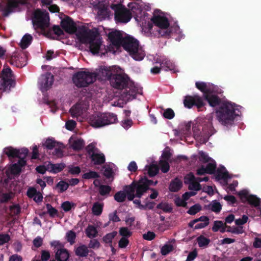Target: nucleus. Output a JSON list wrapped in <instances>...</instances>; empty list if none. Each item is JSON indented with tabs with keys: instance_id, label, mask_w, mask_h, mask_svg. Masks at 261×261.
<instances>
[{
	"instance_id": "obj_1",
	"label": "nucleus",
	"mask_w": 261,
	"mask_h": 261,
	"mask_svg": "<svg viewBox=\"0 0 261 261\" xmlns=\"http://www.w3.org/2000/svg\"><path fill=\"white\" fill-rule=\"evenodd\" d=\"M158 181H153L146 177L142 178L138 182L133 181L129 185L125 186V190L128 195V200H133L135 197L140 198L149 189V186H155Z\"/></svg>"
},
{
	"instance_id": "obj_2",
	"label": "nucleus",
	"mask_w": 261,
	"mask_h": 261,
	"mask_svg": "<svg viewBox=\"0 0 261 261\" xmlns=\"http://www.w3.org/2000/svg\"><path fill=\"white\" fill-rule=\"evenodd\" d=\"M234 106L229 102H222L216 110L218 121L223 125L231 126L237 115Z\"/></svg>"
},
{
	"instance_id": "obj_3",
	"label": "nucleus",
	"mask_w": 261,
	"mask_h": 261,
	"mask_svg": "<svg viewBox=\"0 0 261 261\" xmlns=\"http://www.w3.org/2000/svg\"><path fill=\"white\" fill-rule=\"evenodd\" d=\"M117 121V115L112 113L98 112L90 115L89 118V124L95 128L115 123Z\"/></svg>"
},
{
	"instance_id": "obj_4",
	"label": "nucleus",
	"mask_w": 261,
	"mask_h": 261,
	"mask_svg": "<svg viewBox=\"0 0 261 261\" xmlns=\"http://www.w3.org/2000/svg\"><path fill=\"white\" fill-rule=\"evenodd\" d=\"M121 46L136 61L142 60L145 56L144 51L139 46L138 41L133 37H125Z\"/></svg>"
},
{
	"instance_id": "obj_5",
	"label": "nucleus",
	"mask_w": 261,
	"mask_h": 261,
	"mask_svg": "<svg viewBox=\"0 0 261 261\" xmlns=\"http://www.w3.org/2000/svg\"><path fill=\"white\" fill-rule=\"evenodd\" d=\"M0 90L9 93L16 85L14 74L8 66H4L0 73Z\"/></svg>"
},
{
	"instance_id": "obj_6",
	"label": "nucleus",
	"mask_w": 261,
	"mask_h": 261,
	"mask_svg": "<svg viewBox=\"0 0 261 261\" xmlns=\"http://www.w3.org/2000/svg\"><path fill=\"white\" fill-rule=\"evenodd\" d=\"M96 73L89 71H79L73 74L72 81L75 85L79 87H86L93 83L96 78Z\"/></svg>"
},
{
	"instance_id": "obj_7",
	"label": "nucleus",
	"mask_w": 261,
	"mask_h": 261,
	"mask_svg": "<svg viewBox=\"0 0 261 261\" xmlns=\"http://www.w3.org/2000/svg\"><path fill=\"white\" fill-rule=\"evenodd\" d=\"M110 8L114 11V19L116 23H126L132 18V12L121 4H113Z\"/></svg>"
},
{
	"instance_id": "obj_8",
	"label": "nucleus",
	"mask_w": 261,
	"mask_h": 261,
	"mask_svg": "<svg viewBox=\"0 0 261 261\" xmlns=\"http://www.w3.org/2000/svg\"><path fill=\"white\" fill-rule=\"evenodd\" d=\"M32 22L35 29L44 30L49 24L48 13L40 9L36 10L33 13Z\"/></svg>"
},
{
	"instance_id": "obj_9",
	"label": "nucleus",
	"mask_w": 261,
	"mask_h": 261,
	"mask_svg": "<svg viewBox=\"0 0 261 261\" xmlns=\"http://www.w3.org/2000/svg\"><path fill=\"white\" fill-rule=\"evenodd\" d=\"M212 117L210 116L208 118L207 124L204 125L202 128V131L199 132V130L196 131L195 129L193 130V134L195 137L199 138V140L201 143H206L210 136L214 134L216 130L214 129L212 125Z\"/></svg>"
},
{
	"instance_id": "obj_10",
	"label": "nucleus",
	"mask_w": 261,
	"mask_h": 261,
	"mask_svg": "<svg viewBox=\"0 0 261 261\" xmlns=\"http://www.w3.org/2000/svg\"><path fill=\"white\" fill-rule=\"evenodd\" d=\"M107 75L112 86L115 89H123L127 88L129 80V77L124 74L107 73Z\"/></svg>"
},
{
	"instance_id": "obj_11",
	"label": "nucleus",
	"mask_w": 261,
	"mask_h": 261,
	"mask_svg": "<svg viewBox=\"0 0 261 261\" xmlns=\"http://www.w3.org/2000/svg\"><path fill=\"white\" fill-rule=\"evenodd\" d=\"M29 0H8L6 5L0 3V12L4 17H8L11 13L14 12L15 9L18 8L19 5H25L28 3Z\"/></svg>"
},
{
	"instance_id": "obj_12",
	"label": "nucleus",
	"mask_w": 261,
	"mask_h": 261,
	"mask_svg": "<svg viewBox=\"0 0 261 261\" xmlns=\"http://www.w3.org/2000/svg\"><path fill=\"white\" fill-rule=\"evenodd\" d=\"M76 36L79 41L83 44H88L96 37V33L84 25L78 27Z\"/></svg>"
},
{
	"instance_id": "obj_13",
	"label": "nucleus",
	"mask_w": 261,
	"mask_h": 261,
	"mask_svg": "<svg viewBox=\"0 0 261 261\" xmlns=\"http://www.w3.org/2000/svg\"><path fill=\"white\" fill-rule=\"evenodd\" d=\"M184 106L188 109H191L195 106L198 110H200L205 105L203 99L198 95L194 96L187 95L184 100Z\"/></svg>"
},
{
	"instance_id": "obj_14",
	"label": "nucleus",
	"mask_w": 261,
	"mask_h": 261,
	"mask_svg": "<svg viewBox=\"0 0 261 261\" xmlns=\"http://www.w3.org/2000/svg\"><path fill=\"white\" fill-rule=\"evenodd\" d=\"M54 81V76L50 72L42 74L38 82L40 90L42 92L48 90L52 86Z\"/></svg>"
},
{
	"instance_id": "obj_15",
	"label": "nucleus",
	"mask_w": 261,
	"mask_h": 261,
	"mask_svg": "<svg viewBox=\"0 0 261 261\" xmlns=\"http://www.w3.org/2000/svg\"><path fill=\"white\" fill-rule=\"evenodd\" d=\"M60 24L66 32L70 34H74L78 29L73 19L68 16L62 19Z\"/></svg>"
},
{
	"instance_id": "obj_16",
	"label": "nucleus",
	"mask_w": 261,
	"mask_h": 261,
	"mask_svg": "<svg viewBox=\"0 0 261 261\" xmlns=\"http://www.w3.org/2000/svg\"><path fill=\"white\" fill-rule=\"evenodd\" d=\"M108 38L112 45L115 46L117 48L121 46L125 38V37L123 36L122 32L120 31L110 32L108 34Z\"/></svg>"
},
{
	"instance_id": "obj_17",
	"label": "nucleus",
	"mask_w": 261,
	"mask_h": 261,
	"mask_svg": "<svg viewBox=\"0 0 261 261\" xmlns=\"http://www.w3.org/2000/svg\"><path fill=\"white\" fill-rule=\"evenodd\" d=\"M159 29V30H158L159 35L165 38H173L175 34L180 33L179 27L177 25H174L167 28Z\"/></svg>"
},
{
	"instance_id": "obj_18",
	"label": "nucleus",
	"mask_w": 261,
	"mask_h": 261,
	"mask_svg": "<svg viewBox=\"0 0 261 261\" xmlns=\"http://www.w3.org/2000/svg\"><path fill=\"white\" fill-rule=\"evenodd\" d=\"M185 184H189L188 189L195 191H200L201 189V185L196 180V177L193 173L190 172L184 178Z\"/></svg>"
},
{
	"instance_id": "obj_19",
	"label": "nucleus",
	"mask_w": 261,
	"mask_h": 261,
	"mask_svg": "<svg viewBox=\"0 0 261 261\" xmlns=\"http://www.w3.org/2000/svg\"><path fill=\"white\" fill-rule=\"evenodd\" d=\"M152 23L159 28H167L169 27L168 18L164 16L154 15L151 19Z\"/></svg>"
},
{
	"instance_id": "obj_20",
	"label": "nucleus",
	"mask_w": 261,
	"mask_h": 261,
	"mask_svg": "<svg viewBox=\"0 0 261 261\" xmlns=\"http://www.w3.org/2000/svg\"><path fill=\"white\" fill-rule=\"evenodd\" d=\"M203 97L212 107H219L222 103L220 98L217 95L213 94L212 91L205 94Z\"/></svg>"
},
{
	"instance_id": "obj_21",
	"label": "nucleus",
	"mask_w": 261,
	"mask_h": 261,
	"mask_svg": "<svg viewBox=\"0 0 261 261\" xmlns=\"http://www.w3.org/2000/svg\"><path fill=\"white\" fill-rule=\"evenodd\" d=\"M91 163L94 165H101L106 162L105 155L103 153L96 152L89 156Z\"/></svg>"
},
{
	"instance_id": "obj_22",
	"label": "nucleus",
	"mask_w": 261,
	"mask_h": 261,
	"mask_svg": "<svg viewBox=\"0 0 261 261\" xmlns=\"http://www.w3.org/2000/svg\"><path fill=\"white\" fill-rule=\"evenodd\" d=\"M10 62L17 67H22L26 65V57L24 55L21 56H13L11 57Z\"/></svg>"
},
{
	"instance_id": "obj_23",
	"label": "nucleus",
	"mask_w": 261,
	"mask_h": 261,
	"mask_svg": "<svg viewBox=\"0 0 261 261\" xmlns=\"http://www.w3.org/2000/svg\"><path fill=\"white\" fill-rule=\"evenodd\" d=\"M214 174L215 178L217 180L227 179L229 178L228 172L224 166H221L216 169Z\"/></svg>"
},
{
	"instance_id": "obj_24",
	"label": "nucleus",
	"mask_w": 261,
	"mask_h": 261,
	"mask_svg": "<svg viewBox=\"0 0 261 261\" xmlns=\"http://www.w3.org/2000/svg\"><path fill=\"white\" fill-rule=\"evenodd\" d=\"M69 257V254L65 248L58 249L56 252L55 258L57 261H67Z\"/></svg>"
},
{
	"instance_id": "obj_25",
	"label": "nucleus",
	"mask_w": 261,
	"mask_h": 261,
	"mask_svg": "<svg viewBox=\"0 0 261 261\" xmlns=\"http://www.w3.org/2000/svg\"><path fill=\"white\" fill-rule=\"evenodd\" d=\"M88 44H89L90 50L93 54H97L99 53L101 46L100 40L93 39Z\"/></svg>"
},
{
	"instance_id": "obj_26",
	"label": "nucleus",
	"mask_w": 261,
	"mask_h": 261,
	"mask_svg": "<svg viewBox=\"0 0 261 261\" xmlns=\"http://www.w3.org/2000/svg\"><path fill=\"white\" fill-rule=\"evenodd\" d=\"M89 251L85 245H81L75 249V254L76 256L84 257L87 256Z\"/></svg>"
},
{
	"instance_id": "obj_27",
	"label": "nucleus",
	"mask_w": 261,
	"mask_h": 261,
	"mask_svg": "<svg viewBox=\"0 0 261 261\" xmlns=\"http://www.w3.org/2000/svg\"><path fill=\"white\" fill-rule=\"evenodd\" d=\"M182 186V181L178 178H176L171 182L169 190L171 192H176L181 188Z\"/></svg>"
},
{
	"instance_id": "obj_28",
	"label": "nucleus",
	"mask_w": 261,
	"mask_h": 261,
	"mask_svg": "<svg viewBox=\"0 0 261 261\" xmlns=\"http://www.w3.org/2000/svg\"><path fill=\"white\" fill-rule=\"evenodd\" d=\"M33 40L32 36L28 34H25L21 40L20 46L22 49L27 48L32 42Z\"/></svg>"
},
{
	"instance_id": "obj_29",
	"label": "nucleus",
	"mask_w": 261,
	"mask_h": 261,
	"mask_svg": "<svg viewBox=\"0 0 261 261\" xmlns=\"http://www.w3.org/2000/svg\"><path fill=\"white\" fill-rule=\"evenodd\" d=\"M69 112L73 118L77 117L82 114L83 109L80 104H75L70 108Z\"/></svg>"
},
{
	"instance_id": "obj_30",
	"label": "nucleus",
	"mask_w": 261,
	"mask_h": 261,
	"mask_svg": "<svg viewBox=\"0 0 261 261\" xmlns=\"http://www.w3.org/2000/svg\"><path fill=\"white\" fill-rule=\"evenodd\" d=\"M5 153L9 158H17L19 156V149H14L12 147H6L4 149Z\"/></svg>"
},
{
	"instance_id": "obj_31",
	"label": "nucleus",
	"mask_w": 261,
	"mask_h": 261,
	"mask_svg": "<svg viewBox=\"0 0 261 261\" xmlns=\"http://www.w3.org/2000/svg\"><path fill=\"white\" fill-rule=\"evenodd\" d=\"M128 198V195L124 187V191H120L117 192L114 195V199L118 202L125 201L126 198Z\"/></svg>"
},
{
	"instance_id": "obj_32",
	"label": "nucleus",
	"mask_w": 261,
	"mask_h": 261,
	"mask_svg": "<svg viewBox=\"0 0 261 261\" xmlns=\"http://www.w3.org/2000/svg\"><path fill=\"white\" fill-rule=\"evenodd\" d=\"M86 236L89 238H93L97 236L98 231L95 226L89 225L85 230Z\"/></svg>"
},
{
	"instance_id": "obj_33",
	"label": "nucleus",
	"mask_w": 261,
	"mask_h": 261,
	"mask_svg": "<svg viewBox=\"0 0 261 261\" xmlns=\"http://www.w3.org/2000/svg\"><path fill=\"white\" fill-rule=\"evenodd\" d=\"M195 85L198 89L203 92V97L211 91L209 88H207L206 84L204 82H197L195 83Z\"/></svg>"
},
{
	"instance_id": "obj_34",
	"label": "nucleus",
	"mask_w": 261,
	"mask_h": 261,
	"mask_svg": "<svg viewBox=\"0 0 261 261\" xmlns=\"http://www.w3.org/2000/svg\"><path fill=\"white\" fill-rule=\"evenodd\" d=\"M145 168H147V173L149 177L154 176L159 171V168L155 164H151L149 166L147 165Z\"/></svg>"
},
{
	"instance_id": "obj_35",
	"label": "nucleus",
	"mask_w": 261,
	"mask_h": 261,
	"mask_svg": "<svg viewBox=\"0 0 261 261\" xmlns=\"http://www.w3.org/2000/svg\"><path fill=\"white\" fill-rule=\"evenodd\" d=\"M103 204L99 202H95L92 207V212L94 215L99 216L102 213Z\"/></svg>"
},
{
	"instance_id": "obj_36",
	"label": "nucleus",
	"mask_w": 261,
	"mask_h": 261,
	"mask_svg": "<svg viewBox=\"0 0 261 261\" xmlns=\"http://www.w3.org/2000/svg\"><path fill=\"white\" fill-rule=\"evenodd\" d=\"M69 185L68 183L66 182L64 180H61L56 186V188L58 189V193H62L66 191Z\"/></svg>"
},
{
	"instance_id": "obj_37",
	"label": "nucleus",
	"mask_w": 261,
	"mask_h": 261,
	"mask_svg": "<svg viewBox=\"0 0 261 261\" xmlns=\"http://www.w3.org/2000/svg\"><path fill=\"white\" fill-rule=\"evenodd\" d=\"M247 201L250 205L255 207L259 206L261 203L260 199L255 195H249V197L247 198Z\"/></svg>"
},
{
	"instance_id": "obj_38",
	"label": "nucleus",
	"mask_w": 261,
	"mask_h": 261,
	"mask_svg": "<svg viewBox=\"0 0 261 261\" xmlns=\"http://www.w3.org/2000/svg\"><path fill=\"white\" fill-rule=\"evenodd\" d=\"M210 162V163L207 164L205 168L207 171V174H214L216 171L217 165L216 162L214 160H212Z\"/></svg>"
},
{
	"instance_id": "obj_39",
	"label": "nucleus",
	"mask_w": 261,
	"mask_h": 261,
	"mask_svg": "<svg viewBox=\"0 0 261 261\" xmlns=\"http://www.w3.org/2000/svg\"><path fill=\"white\" fill-rule=\"evenodd\" d=\"M207 206L212 211L216 213H219L222 209V205L220 203L216 200L213 201Z\"/></svg>"
},
{
	"instance_id": "obj_40",
	"label": "nucleus",
	"mask_w": 261,
	"mask_h": 261,
	"mask_svg": "<svg viewBox=\"0 0 261 261\" xmlns=\"http://www.w3.org/2000/svg\"><path fill=\"white\" fill-rule=\"evenodd\" d=\"M196 241L199 247H206L210 243V240L202 235L197 237Z\"/></svg>"
},
{
	"instance_id": "obj_41",
	"label": "nucleus",
	"mask_w": 261,
	"mask_h": 261,
	"mask_svg": "<svg viewBox=\"0 0 261 261\" xmlns=\"http://www.w3.org/2000/svg\"><path fill=\"white\" fill-rule=\"evenodd\" d=\"M59 145V143L57 142L54 139L48 138L43 143V145L47 149H53Z\"/></svg>"
},
{
	"instance_id": "obj_42",
	"label": "nucleus",
	"mask_w": 261,
	"mask_h": 261,
	"mask_svg": "<svg viewBox=\"0 0 261 261\" xmlns=\"http://www.w3.org/2000/svg\"><path fill=\"white\" fill-rule=\"evenodd\" d=\"M75 207V203L70 202L69 201H64L61 204V208L65 212L70 211L72 208L74 209Z\"/></svg>"
},
{
	"instance_id": "obj_43",
	"label": "nucleus",
	"mask_w": 261,
	"mask_h": 261,
	"mask_svg": "<svg viewBox=\"0 0 261 261\" xmlns=\"http://www.w3.org/2000/svg\"><path fill=\"white\" fill-rule=\"evenodd\" d=\"M158 209L162 210L165 213H171L173 208L169 204L166 202H161L156 206Z\"/></svg>"
},
{
	"instance_id": "obj_44",
	"label": "nucleus",
	"mask_w": 261,
	"mask_h": 261,
	"mask_svg": "<svg viewBox=\"0 0 261 261\" xmlns=\"http://www.w3.org/2000/svg\"><path fill=\"white\" fill-rule=\"evenodd\" d=\"M84 146V141L83 139H79L73 141L71 145L72 148L74 150H80Z\"/></svg>"
},
{
	"instance_id": "obj_45",
	"label": "nucleus",
	"mask_w": 261,
	"mask_h": 261,
	"mask_svg": "<svg viewBox=\"0 0 261 261\" xmlns=\"http://www.w3.org/2000/svg\"><path fill=\"white\" fill-rule=\"evenodd\" d=\"M51 171L55 173H57L62 171L65 167L64 164H51Z\"/></svg>"
},
{
	"instance_id": "obj_46",
	"label": "nucleus",
	"mask_w": 261,
	"mask_h": 261,
	"mask_svg": "<svg viewBox=\"0 0 261 261\" xmlns=\"http://www.w3.org/2000/svg\"><path fill=\"white\" fill-rule=\"evenodd\" d=\"M117 234V232L115 231L107 233L103 237V241L107 244H112L113 239L116 236Z\"/></svg>"
},
{
	"instance_id": "obj_47",
	"label": "nucleus",
	"mask_w": 261,
	"mask_h": 261,
	"mask_svg": "<svg viewBox=\"0 0 261 261\" xmlns=\"http://www.w3.org/2000/svg\"><path fill=\"white\" fill-rule=\"evenodd\" d=\"M98 177H99L98 173L93 171H90L82 175V178L85 179H94Z\"/></svg>"
},
{
	"instance_id": "obj_48",
	"label": "nucleus",
	"mask_w": 261,
	"mask_h": 261,
	"mask_svg": "<svg viewBox=\"0 0 261 261\" xmlns=\"http://www.w3.org/2000/svg\"><path fill=\"white\" fill-rule=\"evenodd\" d=\"M174 248L171 244H165L161 249V253L163 255H166L173 251Z\"/></svg>"
},
{
	"instance_id": "obj_49",
	"label": "nucleus",
	"mask_w": 261,
	"mask_h": 261,
	"mask_svg": "<svg viewBox=\"0 0 261 261\" xmlns=\"http://www.w3.org/2000/svg\"><path fill=\"white\" fill-rule=\"evenodd\" d=\"M161 66L165 70H173L174 69V65L168 60H164L161 63Z\"/></svg>"
},
{
	"instance_id": "obj_50",
	"label": "nucleus",
	"mask_w": 261,
	"mask_h": 261,
	"mask_svg": "<svg viewBox=\"0 0 261 261\" xmlns=\"http://www.w3.org/2000/svg\"><path fill=\"white\" fill-rule=\"evenodd\" d=\"M111 191V187L108 185H100L99 188V193L101 196L109 194Z\"/></svg>"
},
{
	"instance_id": "obj_51",
	"label": "nucleus",
	"mask_w": 261,
	"mask_h": 261,
	"mask_svg": "<svg viewBox=\"0 0 261 261\" xmlns=\"http://www.w3.org/2000/svg\"><path fill=\"white\" fill-rule=\"evenodd\" d=\"M199 161L202 162V163H208L210 161H211L213 159L209 157L207 153L203 152V151H201L199 152Z\"/></svg>"
},
{
	"instance_id": "obj_52",
	"label": "nucleus",
	"mask_w": 261,
	"mask_h": 261,
	"mask_svg": "<svg viewBox=\"0 0 261 261\" xmlns=\"http://www.w3.org/2000/svg\"><path fill=\"white\" fill-rule=\"evenodd\" d=\"M201 210V207L199 204H195L192 206L187 211V213L191 215H194Z\"/></svg>"
},
{
	"instance_id": "obj_53",
	"label": "nucleus",
	"mask_w": 261,
	"mask_h": 261,
	"mask_svg": "<svg viewBox=\"0 0 261 261\" xmlns=\"http://www.w3.org/2000/svg\"><path fill=\"white\" fill-rule=\"evenodd\" d=\"M226 232H231L234 234H242L244 232L242 226L236 227L232 228L230 226L228 227Z\"/></svg>"
},
{
	"instance_id": "obj_54",
	"label": "nucleus",
	"mask_w": 261,
	"mask_h": 261,
	"mask_svg": "<svg viewBox=\"0 0 261 261\" xmlns=\"http://www.w3.org/2000/svg\"><path fill=\"white\" fill-rule=\"evenodd\" d=\"M119 234L122 237L128 238L132 234V232L126 227H121L119 229Z\"/></svg>"
},
{
	"instance_id": "obj_55",
	"label": "nucleus",
	"mask_w": 261,
	"mask_h": 261,
	"mask_svg": "<svg viewBox=\"0 0 261 261\" xmlns=\"http://www.w3.org/2000/svg\"><path fill=\"white\" fill-rule=\"evenodd\" d=\"M46 206L47 209V213L50 217L54 218L58 214V210L53 207L50 204H46Z\"/></svg>"
},
{
	"instance_id": "obj_56",
	"label": "nucleus",
	"mask_w": 261,
	"mask_h": 261,
	"mask_svg": "<svg viewBox=\"0 0 261 261\" xmlns=\"http://www.w3.org/2000/svg\"><path fill=\"white\" fill-rule=\"evenodd\" d=\"M175 113L172 109L168 108L166 109L163 113V116L168 119H172L174 118Z\"/></svg>"
},
{
	"instance_id": "obj_57",
	"label": "nucleus",
	"mask_w": 261,
	"mask_h": 261,
	"mask_svg": "<svg viewBox=\"0 0 261 261\" xmlns=\"http://www.w3.org/2000/svg\"><path fill=\"white\" fill-rule=\"evenodd\" d=\"M10 171L12 174L18 175L19 174L21 171V168L18 164L16 163L13 164L10 167Z\"/></svg>"
},
{
	"instance_id": "obj_58",
	"label": "nucleus",
	"mask_w": 261,
	"mask_h": 261,
	"mask_svg": "<svg viewBox=\"0 0 261 261\" xmlns=\"http://www.w3.org/2000/svg\"><path fill=\"white\" fill-rule=\"evenodd\" d=\"M161 170L163 173H167L170 169V165L167 161H160Z\"/></svg>"
},
{
	"instance_id": "obj_59",
	"label": "nucleus",
	"mask_w": 261,
	"mask_h": 261,
	"mask_svg": "<svg viewBox=\"0 0 261 261\" xmlns=\"http://www.w3.org/2000/svg\"><path fill=\"white\" fill-rule=\"evenodd\" d=\"M66 238L68 242L70 243V244H73L75 242L76 234L73 231L70 230L67 232Z\"/></svg>"
},
{
	"instance_id": "obj_60",
	"label": "nucleus",
	"mask_w": 261,
	"mask_h": 261,
	"mask_svg": "<svg viewBox=\"0 0 261 261\" xmlns=\"http://www.w3.org/2000/svg\"><path fill=\"white\" fill-rule=\"evenodd\" d=\"M114 172L113 169L110 167H107L103 171V175L108 179L113 178Z\"/></svg>"
},
{
	"instance_id": "obj_61",
	"label": "nucleus",
	"mask_w": 261,
	"mask_h": 261,
	"mask_svg": "<svg viewBox=\"0 0 261 261\" xmlns=\"http://www.w3.org/2000/svg\"><path fill=\"white\" fill-rule=\"evenodd\" d=\"M40 260L41 261H47L50 257V252L46 250H42L40 252Z\"/></svg>"
},
{
	"instance_id": "obj_62",
	"label": "nucleus",
	"mask_w": 261,
	"mask_h": 261,
	"mask_svg": "<svg viewBox=\"0 0 261 261\" xmlns=\"http://www.w3.org/2000/svg\"><path fill=\"white\" fill-rule=\"evenodd\" d=\"M223 226V222L222 221L217 220L214 221L212 230L214 232H217L220 230L221 227Z\"/></svg>"
},
{
	"instance_id": "obj_63",
	"label": "nucleus",
	"mask_w": 261,
	"mask_h": 261,
	"mask_svg": "<svg viewBox=\"0 0 261 261\" xmlns=\"http://www.w3.org/2000/svg\"><path fill=\"white\" fill-rule=\"evenodd\" d=\"M12 197L11 193H3L2 195L1 198L0 199V202L1 203H4L8 202L10 200L12 199Z\"/></svg>"
},
{
	"instance_id": "obj_64",
	"label": "nucleus",
	"mask_w": 261,
	"mask_h": 261,
	"mask_svg": "<svg viewBox=\"0 0 261 261\" xmlns=\"http://www.w3.org/2000/svg\"><path fill=\"white\" fill-rule=\"evenodd\" d=\"M87 152L89 156L96 152V150L98 151V149L95 148V146L91 143L86 147Z\"/></svg>"
}]
</instances>
